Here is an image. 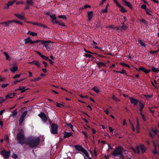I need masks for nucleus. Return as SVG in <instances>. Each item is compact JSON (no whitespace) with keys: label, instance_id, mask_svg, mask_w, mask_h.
Masks as SVG:
<instances>
[{"label":"nucleus","instance_id":"f257e3e1","mask_svg":"<svg viewBox=\"0 0 159 159\" xmlns=\"http://www.w3.org/2000/svg\"><path fill=\"white\" fill-rule=\"evenodd\" d=\"M40 140L39 137H30L26 139V143L30 148H33L38 145Z\"/></svg>","mask_w":159,"mask_h":159},{"label":"nucleus","instance_id":"f03ea898","mask_svg":"<svg viewBox=\"0 0 159 159\" xmlns=\"http://www.w3.org/2000/svg\"><path fill=\"white\" fill-rule=\"evenodd\" d=\"M16 139L18 143L21 145H23L26 143V139L23 129H21L20 132L17 134Z\"/></svg>","mask_w":159,"mask_h":159},{"label":"nucleus","instance_id":"7ed1b4c3","mask_svg":"<svg viewBox=\"0 0 159 159\" xmlns=\"http://www.w3.org/2000/svg\"><path fill=\"white\" fill-rule=\"evenodd\" d=\"M74 147L80 153L83 154L84 159H89L88 152L81 145H75Z\"/></svg>","mask_w":159,"mask_h":159},{"label":"nucleus","instance_id":"20e7f679","mask_svg":"<svg viewBox=\"0 0 159 159\" xmlns=\"http://www.w3.org/2000/svg\"><path fill=\"white\" fill-rule=\"evenodd\" d=\"M38 116L41 119L42 121L43 122L46 123L48 120L50 122L49 118H48L45 114L44 112H41L40 114H39ZM50 124H51V122H50Z\"/></svg>","mask_w":159,"mask_h":159},{"label":"nucleus","instance_id":"39448f33","mask_svg":"<svg viewBox=\"0 0 159 159\" xmlns=\"http://www.w3.org/2000/svg\"><path fill=\"white\" fill-rule=\"evenodd\" d=\"M123 148L121 146H119L118 148H116L112 152V156L116 157L119 156V154L122 151Z\"/></svg>","mask_w":159,"mask_h":159},{"label":"nucleus","instance_id":"423d86ee","mask_svg":"<svg viewBox=\"0 0 159 159\" xmlns=\"http://www.w3.org/2000/svg\"><path fill=\"white\" fill-rule=\"evenodd\" d=\"M58 125L55 124L53 123L51 126V132L53 134H57L58 133Z\"/></svg>","mask_w":159,"mask_h":159},{"label":"nucleus","instance_id":"0eeeda50","mask_svg":"<svg viewBox=\"0 0 159 159\" xmlns=\"http://www.w3.org/2000/svg\"><path fill=\"white\" fill-rule=\"evenodd\" d=\"M40 41L39 42H41V44H44V46L46 48V49L48 51H49L50 50V47L48 43H50V41H44L43 40H39Z\"/></svg>","mask_w":159,"mask_h":159},{"label":"nucleus","instance_id":"6e6552de","mask_svg":"<svg viewBox=\"0 0 159 159\" xmlns=\"http://www.w3.org/2000/svg\"><path fill=\"white\" fill-rule=\"evenodd\" d=\"M40 41L39 40L32 41L31 38L29 37L24 39V42L25 44H27L29 43H30V44H34L39 42Z\"/></svg>","mask_w":159,"mask_h":159},{"label":"nucleus","instance_id":"1a4fd4ad","mask_svg":"<svg viewBox=\"0 0 159 159\" xmlns=\"http://www.w3.org/2000/svg\"><path fill=\"white\" fill-rule=\"evenodd\" d=\"M27 113V111H25L22 113L21 115V116L19 120V122L20 124L21 125L22 122L24 120V118L26 116Z\"/></svg>","mask_w":159,"mask_h":159},{"label":"nucleus","instance_id":"9d476101","mask_svg":"<svg viewBox=\"0 0 159 159\" xmlns=\"http://www.w3.org/2000/svg\"><path fill=\"white\" fill-rule=\"evenodd\" d=\"M10 152H7L4 150H3L1 151V154L3 156V157L5 159L8 158L10 155Z\"/></svg>","mask_w":159,"mask_h":159},{"label":"nucleus","instance_id":"9b49d317","mask_svg":"<svg viewBox=\"0 0 159 159\" xmlns=\"http://www.w3.org/2000/svg\"><path fill=\"white\" fill-rule=\"evenodd\" d=\"M16 2V0H12V1H9L7 3H5V7L4 9H8L9 8V7L12 6L13 4Z\"/></svg>","mask_w":159,"mask_h":159},{"label":"nucleus","instance_id":"f8f14e48","mask_svg":"<svg viewBox=\"0 0 159 159\" xmlns=\"http://www.w3.org/2000/svg\"><path fill=\"white\" fill-rule=\"evenodd\" d=\"M122 3L125 5V6L128 7L131 9L133 8L131 4L126 0H122Z\"/></svg>","mask_w":159,"mask_h":159},{"label":"nucleus","instance_id":"ddd939ff","mask_svg":"<svg viewBox=\"0 0 159 159\" xmlns=\"http://www.w3.org/2000/svg\"><path fill=\"white\" fill-rule=\"evenodd\" d=\"M129 99L131 104H133L134 105L136 106L138 105V102H139V101L138 100V99L133 98H130Z\"/></svg>","mask_w":159,"mask_h":159},{"label":"nucleus","instance_id":"4468645a","mask_svg":"<svg viewBox=\"0 0 159 159\" xmlns=\"http://www.w3.org/2000/svg\"><path fill=\"white\" fill-rule=\"evenodd\" d=\"M139 70L144 72V73L146 74L149 73V72L151 71L150 69L147 70L146 68L143 66L139 67Z\"/></svg>","mask_w":159,"mask_h":159},{"label":"nucleus","instance_id":"2eb2a0df","mask_svg":"<svg viewBox=\"0 0 159 159\" xmlns=\"http://www.w3.org/2000/svg\"><path fill=\"white\" fill-rule=\"evenodd\" d=\"M52 22L54 24H57V25H59L60 26H61L62 27V26H64L65 25L61 21H59V20H54V21H52Z\"/></svg>","mask_w":159,"mask_h":159},{"label":"nucleus","instance_id":"dca6fc26","mask_svg":"<svg viewBox=\"0 0 159 159\" xmlns=\"http://www.w3.org/2000/svg\"><path fill=\"white\" fill-rule=\"evenodd\" d=\"M11 23H12L11 20H8L7 21L1 22L0 23V25H3L4 27H7L9 26V24Z\"/></svg>","mask_w":159,"mask_h":159},{"label":"nucleus","instance_id":"f3484780","mask_svg":"<svg viewBox=\"0 0 159 159\" xmlns=\"http://www.w3.org/2000/svg\"><path fill=\"white\" fill-rule=\"evenodd\" d=\"M25 89V86H20L19 87L16 89V90H21V93H23L25 91L27 90V89Z\"/></svg>","mask_w":159,"mask_h":159},{"label":"nucleus","instance_id":"a211bd4d","mask_svg":"<svg viewBox=\"0 0 159 159\" xmlns=\"http://www.w3.org/2000/svg\"><path fill=\"white\" fill-rule=\"evenodd\" d=\"M131 149L134 152V153H136L137 152L138 154H140V151L139 149V147L138 146H137L136 149L132 147L131 148Z\"/></svg>","mask_w":159,"mask_h":159},{"label":"nucleus","instance_id":"6ab92c4d","mask_svg":"<svg viewBox=\"0 0 159 159\" xmlns=\"http://www.w3.org/2000/svg\"><path fill=\"white\" fill-rule=\"evenodd\" d=\"M18 69V67L16 65H14L13 67H12L10 68V70L12 72V73H15V72H16Z\"/></svg>","mask_w":159,"mask_h":159},{"label":"nucleus","instance_id":"aec40b11","mask_svg":"<svg viewBox=\"0 0 159 159\" xmlns=\"http://www.w3.org/2000/svg\"><path fill=\"white\" fill-rule=\"evenodd\" d=\"M64 138H69L70 136L72 134L70 132H65L64 133Z\"/></svg>","mask_w":159,"mask_h":159},{"label":"nucleus","instance_id":"412c9836","mask_svg":"<svg viewBox=\"0 0 159 159\" xmlns=\"http://www.w3.org/2000/svg\"><path fill=\"white\" fill-rule=\"evenodd\" d=\"M140 148L141 149L142 153H143L146 151V148L143 144H140Z\"/></svg>","mask_w":159,"mask_h":159},{"label":"nucleus","instance_id":"4be33fe9","mask_svg":"<svg viewBox=\"0 0 159 159\" xmlns=\"http://www.w3.org/2000/svg\"><path fill=\"white\" fill-rule=\"evenodd\" d=\"M139 105H140V109L139 111L140 112L143 113V109L144 104L143 103V102H139Z\"/></svg>","mask_w":159,"mask_h":159},{"label":"nucleus","instance_id":"5701e85b","mask_svg":"<svg viewBox=\"0 0 159 159\" xmlns=\"http://www.w3.org/2000/svg\"><path fill=\"white\" fill-rule=\"evenodd\" d=\"M97 42H95V41L93 40L92 41V43H91V45H93V46H94V47H93V48H95L98 49H100V48L98 47L97 46Z\"/></svg>","mask_w":159,"mask_h":159},{"label":"nucleus","instance_id":"b1692460","mask_svg":"<svg viewBox=\"0 0 159 159\" xmlns=\"http://www.w3.org/2000/svg\"><path fill=\"white\" fill-rule=\"evenodd\" d=\"M14 15L16 16L17 17L22 20H24L25 18L23 16L18 14H15Z\"/></svg>","mask_w":159,"mask_h":159},{"label":"nucleus","instance_id":"393cba45","mask_svg":"<svg viewBox=\"0 0 159 159\" xmlns=\"http://www.w3.org/2000/svg\"><path fill=\"white\" fill-rule=\"evenodd\" d=\"M152 71L154 72H159V68H156L154 66H152Z\"/></svg>","mask_w":159,"mask_h":159},{"label":"nucleus","instance_id":"a878e982","mask_svg":"<svg viewBox=\"0 0 159 159\" xmlns=\"http://www.w3.org/2000/svg\"><path fill=\"white\" fill-rule=\"evenodd\" d=\"M97 64L98 65L99 67H104V66H105L106 65L105 64L102 62H99L97 63Z\"/></svg>","mask_w":159,"mask_h":159},{"label":"nucleus","instance_id":"bb28decb","mask_svg":"<svg viewBox=\"0 0 159 159\" xmlns=\"http://www.w3.org/2000/svg\"><path fill=\"white\" fill-rule=\"evenodd\" d=\"M128 27L126 26V25H122L121 27H120V30L121 31H122L123 30H125L127 29Z\"/></svg>","mask_w":159,"mask_h":159},{"label":"nucleus","instance_id":"cd10ccee","mask_svg":"<svg viewBox=\"0 0 159 159\" xmlns=\"http://www.w3.org/2000/svg\"><path fill=\"white\" fill-rule=\"evenodd\" d=\"M27 34H30L32 36H37V33H35L34 32H31L30 31H28Z\"/></svg>","mask_w":159,"mask_h":159},{"label":"nucleus","instance_id":"c85d7f7f","mask_svg":"<svg viewBox=\"0 0 159 159\" xmlns=\"http://www.w3.org/2000/svg\"><path fill=\"white\" fill-rule=\"evenodd\" d=\"M42 77H39L36 78H34L33 79L31 80L30 81L31 82H35L37 81H39L41 79Z\"/></svg>","mask_w":159,"mask_h":159},{"label":"nucleus","instance_id":"c756f323","mask_svg":"<svg viewBox=\"0 0 159 159\" xmlns=\"http://www.w3.org/2000/svg\"><path fill=\"white\" fill-rule=\"evenodd\" d=\"M17 114L16 109L15 110L12 112V114L10 116V117H14Z\"/></svg>","mask_w":159,"mask_h":159},{"label":"nucleus","instance_id":"7c9ffc66","mask_svg":"<svg viewBox=\"0 0 159 159\" xmlns=\"http://www.w3.org/2000/svg\"><path fill=\"white\" fill-rule=\"evenodd\" d=\"M120 64L123 66H124V67H127L128 68H130V66L129 65L126 64L125 63H123V62H121L120 63Z\"/></svg>","mask_w":159,"mask_h":159},{"label":"nucleus","instance_id":"2f4dec72","mask_svg":"<svg viewBox=\"0 0 159 159\" xmlns=\"http://www.w3.org/2000/svg\"><path fill=\"white\" fill-rule=\"evenodd\" d=\"M137 129H140V124L139 122V119L138 118H137V125L136 126Z\"/></svg>","mask_w":159,"mask_h":159},{"label":"nucleus","instance_id":"473e14b6","mask_svg":"<svg viewBox=\"0 0 159 159\" xmlns=\"http://www.w3.org/2000/svg\"><path fill=\"white\" fill-rule=\"evenodd\" d=\"M92 90L98 93H99L100 92L99 89H98V88L96 87H94V88H92Z\"/></svg>","mask_w":159,"mask_h":159},{"label":"nucleus","instance_id":"72a5a7b5","mask_svg":"<svg viewBox=\"0 0 159 159\" xmlns=\"http://www.w3.org/2000/svg\"><path fill=\"white\" fill-rule=\"evenodd\" d=\"M138 42H139L140 44L143 47H146V44L143 43L142 40H139Z\"/></svg>","mask_w":159,"mask_h":159},{"label":"nucleus","instance_id":"f704fd0d","mask_svg":"<svg viewBox=\"0 0 159 159\" xmlns=\"http://www.w3.org/2000/svg\"><path fill=\"white\" fill-rule=\"evenodd\" d=\"M120 11L121 12H122V13H125V12L127 11V10H126V9H125V8L123 7L122 6H121V7H120Z\"/></svg>","mask_w":159,"mask_h":159},{"label":"nucleus","instance_id":"c9c22d12","mask_svg":"<svg viewBox=\"0 0 159 159\" xmlns=\"http://www.w3.org/2000/svg\"><path fill=\"white\" fill-rule=\"evenodd\" d=\"M33 64L38 66H40V65L39 62L37 61L34 60L33 61Z\"/></svg>","mask_w":159,"mask_h":159},{"label":"nucleus","instance_id":"e433bc0d","mask_svg":"<svg viewBox=\"0 0 159 159\" xmlns=\"http://www.w3.org/2000/svg\"><path fill=\"white\" fill-rule=\"evenodd\" d=\"M67 125L68 127H69L73 131H75L74 129L75 128L76 129L75 127H74L71 124H67Z\"/></svg>","mask_w":159,"mask_h":159},{"label":"nucleus","instance_id":"4c0bfd02","mask_svg":"<svg viewBox=\"0 0 159 159\" xmlns=\"http://www.w3.org/2000/svg\"><path fill=\"white\" fill-rule=\"evenodd\" d=\"M5 98H6V99L9 98H12V93H8L5 96Z\"/></svg>","mask_w":159,"mask_h":159},{"label":"nucleus","instance_id":"58836bf2","mask_svg":"<svg viewBox=\"0 0 159 159\" xmlns=\"http://www.w3.org/2000/svg\"><path fill=\"white\" fill-rule=\"evenodd\" d=\"M49 16L52 19V21L56 20L57 17H56L55 15H50Z\"/></svg>","mask_w":159,"mask_h":159},{"label":"nucleus","instance_id":"ea45409f","mask_svg":"<svg viewBox=\"0 0 159 159\" xmlns=\"http://www.w3.org/2000/svg\"><path fill=\"white\" fill-rule=\"evenodd\" d=\"M112 98L114 100L116 101L117 102H119L120 101V100L118 98H117L116 97H115V95L114 94H112Z\"/></svg>","mask_w":159,"mask_h":159},{"label":"nucleus","instance_id":"a19ab883","mask_svg":"<svg viewBox=\"0 0 159 159\" xmlns=\"http://www.w3.org/2000/svg\"><path fill=\"white\" fill-rule=\"evenodd\" d=\"M145 11H146V13L147 15H148L150 16L152 15L150 13V12H151L152 11H150L149 9H148V8H147V9H146V10H145Z\"/></svg>","mask_w":159,"mask_h":159},{"label":"nucleus","instance_id":"79ce46f5","mask_svg":"<svg viewBox=\"0 0 159 159\" xmlns=\"http://www.w3.org/2000/svg\"><path fill=\"white\" fill-rule=\"evenodd\" d=\"M26 3L29 5H32L33 4V2L32 0H27Z\"/></svg>","mask_w":159,"mask_h":159},{"label":"nucleus","instance_id":"37998d69","mask_svg":"<svg viewBox=\"0 0 159 159\" xmlns=\"http://www.w3.org/2000/svg\"><path fill=\"white\" fill-rule=\"evenodd\" d=\"M56 104H57L56 106L58 107H60L63 108L64 107V105H63L62 104H59L57 102L56 103Z\"/></svg>","mask_w":159,"mask_h":159},{"label":"nucleus","instance_id":"c03bdc74","mask_svg":"<svg viewBox=\"0 0 159 159\" xmlns=\"http://www.w3.org/2000/svg\"><path fill=\"white\" fill-rule=\"evenodd\" d=\"M120 156V159H124V156L123 155L122 151L120 152L119 155Z\"/></svg>","mask_w":159,"mask_h":159},{"label":"nucleus","instance_id":"a18cd8bd","mask_svg":"<svg viewBox=\"0 0 159 159\" xmlns=\"http://www.w3.org/2000/svg\"><path fill=\"white\" fill-rule=\"evenodd\" d=\"M140 114L142 116V118L143 121H146V119L143 113H142V112H140Z\"/></svg>","mask_w":159,"mask_h":159},{"label":"nucleus","instance_id":"49530a36","mask_svg":"<svg viewBox=\"0 0 159 159\" xmlns=\"http://www.w3.org/2000/svg\"><path fill=\"white\" fill-rule=\"evenodd\" d=\"M107 7H106V8L102 10L101 11V14L103 13H107Z\"/></svg>","mask_w":159,"mask_h":159},{"label":"nucleus","instance_id":"de8ad7c7","mask_svg":"<svg viewBox=\"0 0 159 159\" xmlns=\"http://www.w3.org/2000/svg\"><path fill=\"white\" fill-rule=\"evenodd\" d=\"M96 27L97 28H99L101 26V23L99 21H97L96 22Z\"/></svg>","mask_w":159,"mask_h":159},{"label":"nucleus","instance_id":"09e8293b","mask_svg":"<svg viewBox=\"0 0 159 159\" xmlns=\"http://www.w3.org/2000/svg\"><path fill=\"white\" fill-rule=\"evenodd\" d=\"M94 15L92 11H90V21H91L92 20V17H93Z\"/></svg>","mask_w":159,"mask_h":159},{"label":"nucleus","instance_id":"8fccbe9b","mask_svg":"<svg viewBox=\"0 0 159 159\" xmlns=\"http://www.w3.org/2000/svg\"><path fill=\"white\" fill-rule=\"evenodd\" d=\"M4 54L5 55V56H6V59H7L9 60L10 59V58L9 56L8 55V54L6 52H4Z\"/></svg>","mask_w":159,"mask_h":159},{"label":"nucleus","instance_id":"3c124183","mask_svg":"<svg viewBox=\"0 0 159 159\" xmlns=\"http://www.w3.org/2000/svg\"><path fill=\"white\" fill-rule=\"evenodd\" d=\"M37 25H38V26H41L42 27H43L44 28H46V27H47V26H46L45 25L42 24L40 23H38Z\"/></svg>","mask_w":159,"mask_h":159},{"label":"nucleus","instance_id":"603ef678","mask_svg":"<svg viewBox=\"0 0 159 159\" xmlns=\"http://www.w3.org/2000/svg\"><path fill=\"white\" fill-rule=\"evenodd\" d=\"M89 5H86L84 6H82L81 7H80V9L81 10L83 9L87 8V7H89Z\"/></svg>","mask_w":159,"mask_h":159},{"label":"nucleus","instance_id":"864d4df0","mask_svg":"<svg viewBox=\"0 0 159 159\" xmlns=\"http://www.w3.org/2000/svg\"><path fill=\"white\" fill-rule=\"evenodd\" d=\"M119 73L121 74H125V75L127 74L126 71H125V70H122V71H120Z\"/></svg>","mask_w":159,"mask_h":159},{"label":"nucleus","instance_id":"5fc2aeb1","mask_svg":"<svg viewBox=\"0 0 159 159\" xmlns=\"http://www.w3.org/2000/svg\"><path fill=\"white\" fill-rule=\"evenodd\" d=\"M58 18H62L64 19H66V16L65 15H61L58 16Z\"/></svg>","mask_w":159,"mask_h":159},{"label":"nucleus","instance_id":"6e6d98bb","mask_svg":"<svg viewBox=\"0 0 159 159\" xmlns=\"http://www.w3.org/2000/svg\"><path fill=\"white\" fill-rule=\"evenodd\" d=\"M152 96H153L152 94V95L146 94L145 95V96L146 98H152Z\"/></svg>","mask_w":159,"mask_h":159},{"label":"nucleus","instance_id":"4d7b16f0","mask_svg":"<svg viewBox=\"0 0 159 159\" xmlns=\"http://www.w3.org/2000/svg\"><path fill=\"white\" fill-rule=\"evenodd\" d=\"M43 59L46 60H48V57H46L45 56H44L43 55H42V56L41 57Z\"/></svg>","mask_w":159,"mask_h":159},{"label":"nucleus","instance_id":"13d9d810","mask_svg":"<svg viewBox=\"0 0 159 159\" xmlns=\"http://www.w3.org/2000/svg\"><path fill=\"white\" fill-rule=\"evenodd\" d=\"M141 8L144 9V10H146L147 8L146 5L144 4H143L141 5Z\"/></svg>","mask_w":159,"mask_h":159},{"label":"nucleus","instance_id":"bf43d9fd","mask_svg":"<svg viewBox=\"0 0 159 159\" xmlns=\"http://www.w3.org/2000/svg\"><path fill=\"white\" fill-rule=\"evenodd\" d=\"M6 99H5L4 98H3L2 97L0 98V104L2 103L4 101H5L6 100Z\"/></svg>","mask_w":159,"mask_h":159},{"label":"nucleus","instance_id":"052dcab7","mask_svg":"<svg viewBox=\"0 0 159 159\" xmlns=\"http://www.w3.org/2000/svg\"><path fill=\"white\" fill-rule=\"evenodd\" d=\"M12 158L15 159H16L18 157L17 156L16 154L14 153H13V154L12 155Z\"/></svg>","mask_w":159,"mask_h":159},{"label":"nucleus","instance_id":"680f3d73","mask_svg":"<svg viewBox=\"0 0 159 159\" xmlns=\"http://www.w3.org/2000/svg\"><path fill=\"white\" fill-rule=\"evenodd\" d=\"M140 21H141V22L143 23H144L145 24H147V21L143 19H142L140 20Z\"/></svg>","mask_w":159,"mask_h":159},{"label":"nucleus","instance_id":"e2e57ef3","mask_svg":"<svg viewBox=\"0 0 159 159\" xmlns=\"http://www.w3.org/2000/svg\"><path fill=\"white\" fill-rule=\"evenodd\" d=\"M24 3V2L22 1H18L16 2V5H19L20 4H22Z\"/></svg>","mask_w":159,"mask_h":159},{"label":"nucleus","instance_id":"0e129e2a","mask_svg":"<svg viewBox=\"0 0 159 159\" xmlns=\"http://www.w3.org/2000/svg\"><path fill=\"white\" fill-rule=\"evenodd\" d=\"M151 130L152 131L154 132L155 134H157L158 132V131L157 130H154L152 128Z\"/></svg>","mask_w":159,"mask_h":159},{"label":"nucleus","instance_id":"69168bd1","mask_svg":"<svg viewBox=\"0 0 159 159\" xmlns=\"http://www.w3.org/2000/svg\"><path fill=\"white\" fill-rule=\"evenodd\" d=\"M21 75L20 74L16 75L13 77V79H16L17 78H19Z\"/></svg>","mask_w":159,"mask_h":159},{"label":"nucleus","instance_id":"338daca9","mask_svg":"<svg viewBox=\"0 0 159 159\" xmlns=\"http://www.w3.org/2000/svg\"><path fill=\"white\" fill-rule=\"evenodd\" d=\"M83 134L84 135L85 138L88 139V137L86 133L84 131H83L82 132Z\"/></svg>","mask_w":159,"mask_h":159},{"label":"nucleus","instance_id":"774afa93","mask_svg":"<svg viewBox=\"0 0 159 159\" xmlns=\"http://www.w3.org/2000/svg\"><path fill=\"white\" fill-rule=\"evenodd\" d=\"M116 6L118 7L119 8L121 7V5L119 4V3L117 1L116 2Z\"/></svg>","mask_w":159,"mask_h":159}]
</instances>
